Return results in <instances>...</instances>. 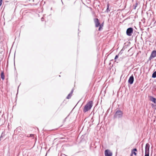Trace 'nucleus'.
Listing matches in <instances>:
<instances>
[{"label": "nucleus", "mask_w": 156, "mask_h": 156, "mask_svg": "<svg viewBox=\"0 0 156 156\" xmlns=\"http://www.w3.org/2000/svg\"><path fill=\"white\" fill-rule=\"evenodd\" d=\"M152 77L153 78H155L156 77V71L153 73Z\"/></svg>", "instance_id": "11"}, {"label": "nucleus", "mask_w": 156, "mask_h": 156, "mask_svg": "<svg viewBox=\"0 0 156 156\" xmlns=\"http://www.w3.org/2000/svg\"><path fill=\"white\" fill-rule=\"evenodd\" d=\"M93 101H90L85 105L83 109V112H85L90 109L93 105Z\"/></svg>", "instance_id": "1"}, {"label": "nucleus", "mask_w": 156, "mask_h": 156, "mask_svg": "<svg viewBox=\"0 0 156 156\" xmlns=\"http://www.w3.org/2000/svg\"><path fill=\"white\" fill-rule=\"evenodd\" d=\"M120 52L119 53V54L118 55H116L115 58V59H117V58H118V57H119V55L120 54Z\"/></svg>", "instance_id": "15"}, {"label": "nucleus", "mask_w": 156, "mask_h": 156, "mask_svg": "<svg viewBox=\"0 0 156 156\" xmlns=\"http://www.w3.org/2000/svg\"><path fill=\"white\" fill-rule=\"evenodd\" d=\"M134 81V77L133 75H132L129 78L128 80V83L131 84L133 83Z\"/></svg>", "instance_id": "8"}, {"label": "nucleus", "mask_w": 156, "mask_h": 156, "mask_svg": "<svg viewBox=\"0 0 156 156\" xmlns=\"http://www.w3.org/2000/svg\"><path fill=\"white\" fill-rule=\"evenodd\" d=\"M136 5H135V7H134V9H136V7L137 6V3H136Z\"/></svg>", "instance_id": "20"}, {"label": "nucleus", "mask_w": 156, "mask_h": 156, "mask_svg": "<svg viewBox=\"0 0 156 156\" xmlns=\"http://www.w3.org/2000/svg\"><path fill=\"white\" fill-rule=\"evenodd\" d=\"M94 22L96 27H98L100 25L99 20L97 18H95L94 19Z\"/></svg>", "instance_id": "7"}, {"label": "nucleus", "mask_w": 156, "mask_h": 156, "mask_svg": "<svg viewBox=\"0 0 156 156\" xmlns=\"http://www.w3.org/2000/svg\"><path fill=\"white\" fill-rule=\"evenodd\" d=\"M133 154H134L135 155H136V153L135 152V151H134L132 150L131 156H132L133 155Z\"/></svg>", "instance_id": "14"}, {"label": "nucleus", "mask_w": 156, "mask_h": 156, "mask_svg": "<svg viewBox=\"0 0 156 156\" xmlns=\"http://www.w3.org/2000/svg\"><path fill=\"white\" fill-rule=\"evenodd\" d=\"M123 112L121 110H117L115 112L114 118H119L122 116Z\"/></svg>", "instance_id": "2"}, {"label": "nucleus", "mask_w": 156, "mask_h": 156, "mask_svg": "<svg viewBox=\"0 0 156 156\" xmlns=\"http://www.w3.org/2000/svg\"><path fill=\"white\" fill-rule=\"evenodd\" d=\"M112 153L108 149L106 150L105 151V156H112Z\"/></svg>", "instance_id": "6"}, {"label": "nucleus", "mask_w": 156, "mask_h": 156, "mask_svg": "<svg viewBox=\"0 0 156 156\" xmlns=\"http://www.w3.org/2000/svg\"><path fill=\"white\" fill-rule=\"evenodd\" d=\"M133 29L132 27H129L126 30V34L128 36H131L133 33Z\"/></svg>", "instance_id": "3"}, {"label": "nucleus", "mask_w": 156, "mask_h": 156, "mask_svg": "<svg viewBox=\"0 0 156 156\" xmlns=\"http://www.w3.org/2000/svg\"><path fill=\"white\" fill-rule=\"evenodd\" d=\"M151 100L154 103L156 104V99L152 97H151Z\"/></svg>", "instance_id": "10"}, {"label": "nucleus", "mask_w": 156, "mask_h": 156, "mask_svg": "<svg viewBox=\"0 0 156 156\" xmlns=\"http://www.w3.org/2000/svg\"><path fill=\"white\" fill-rule=\"evenodd\" d=\"M149 144L148 143L145 146V156H149Z\"/></svg>", "instance_id": "4"}, {"label": "nucleus", "mask_w": 156, "mask_h": 156, "mask_svg": "<svg viewBox=\"0 0 156 156\" xmlns=\"http://www.w3.org/2000/svg\"><path fill=\"white\" fill-rule=\"evenodd\" d=\"M43 19H44V18H43V17H42V18H41V21H43Z\"/></svg>", "instance_id": "21"}, {"label": "nucleus", "mask_w": 156, "mask_h": 156, "mask_svg": "<svg viewBox=\"0 0 156 156\" xmlns=\"http://www.w3.org/2000/svg\"><path fill=\"white\" fill-rule=\"evenodd\" d=\"M132 151L135 152L137 151V150L136 148H134L132 150Z\"/></svg>", "instance_id": "17"}, {"label": "nucleus", "mask_w": 156, "mask_h": 156, "mask_svg": "<svg viewBox=\"0 0 156 156\" xmlns=\"http://www.w3.org/2000/svg\"><path fill=\"white\" fill-rule=\"evenodd\" d=\"M109 4H108L107 5V9L106 10V11L108 12L110 11V10L109 9Z\"/></svg>", "instance_id": "13"}, {"label": "nucleus", "mask_w": 156, "mask_h": 156, "mask_svg": "<svg viewBox=\"0 0 156 156\" xmlns=\"http://www.w3.org/2000/svg\"><path fill=\"white\" fill-rule=\"evenodd\" d=\"M73 90H72L71 91V92L66 97V98L68 99H69L71 98L72 96V94L73 93Z\"/></svg>", "instance_id": "9"}, {"label": "nucleus", "mask_w": 156, "mask_h": 156, "mask_svg": "<svg viewBox=\"0 0 156 156\" xmlns=\"http://www.w3.org/2000/svg\"><path fill=\"white\" fill-rule=\"evenodd\" d=\"M2 0H0V6L2 4Z\"/></svg>", "instance_id": "16"}, {"label": "nucleus", "mask_w": 156, "mask_h": 156, "mask_svg": "<svg viewBox=\"0 0 156 156\" xmlns=\"http://www.w3.org/2000/svg\"><path fill=\"white\" fill-rule=\"evenodd\" d=\"M62 0H61V1H62V4H63V2H62Z\"/></svg>", "instance_id": "22"}, {"label": "nucleus", "mask_w": 156, "mask_h": 156, "mask_svg": "<svg viewBox=\"0 0 156 156\" xmlns=\"http://www.w3.org/2000/svg\"><path fill=\"white\" fill-rule=\"evenodd\" d=\"M34 136V134H30V137H33Z\"/></svg>", "instance_id": "19"}, {"label": "nucleus", "mask_w": 156, "mask_h": 156, "mask_svg": "<svg viewBox=\"0 0 156 156\" xmlns=\"http://www.w3.org/2000/svg\"><path fill=\"white\" fill-rule=\"evenodd\" d=\"M156 57V51H153L151 53V55L149 58V60H150L153 58Z\"/></svg>", "instance_id": "5"}, {"label": "nucleus", "mask_w": 156, "mask_h": 156, "mask_svg": "<svg viewBox=\"0 0 156 156\" xmlns=\"http://www.w3.org/2000/svg\"><path fill=\"white\" fill-rule=\"evenodd\" d=\"M1 77L2 80H4L5 79L4 73L3 72L1 73Z\"/></svg>", "instance_id": "12"}, {"label": "nucleus", "mask_w": 156, "mask_h": 156, "mask_svg": "<svg viewBox=\"0 0 156 156\" xmlns=\"http://www.w3.org/2000/svg\"><path fill=\"white\" fill-rule=\"evenodd\" d=\"M99 29H98V30L99 31H100V30H101V28H102L101 27V25H100L99 26Z\"/></svg>", "instance_id": "18"}]
</instances>
